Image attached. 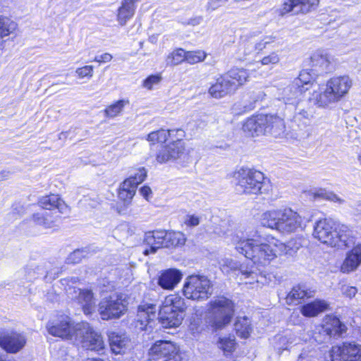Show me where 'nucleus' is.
I'll return each mask as SVG.
<instances>
[{"label": "nucleus", "mask_w": 361, "mask_h": 361, "mask_svg": "<svg viewBox=\"0 0 361 361\" xmlns=\"http://www.w3.org/2000/svg\"><path fill=\"white\" fill-rule=\"evenodd\" d=\"M307 90V88L298 87L292 82L286 87L279 90V99L282 100L286 105L295 107Z\"/></svg>", "instance_id": "a211bd4d"}, {"label": "nucleus", "mask_w": 361, "mask_h": 361, "mask_svg": "<svg viewBox=\"0 0 361 361\" xmlns=\"http://www.w3.org/2000/svg\"><path fill=\"white\" fill-rule=\"evenodd\" d=\"M170 133L169 138L175 139V140H181L183 141V138L185 137V132L182 129H172L167 130Z\"/></svg>", "instance_id": "338daca9"}, {"label": "nucleus", "mask_w": 361, "mask_h": 361, "mask_svg": "<svg viewBox=\"0 0 361 361\" xmlns=\"http://www.w3.org/2000/svg\"><path fill=\"white\" fill-rule=\"evenodd\" d=\"M297 3L299 12L307 13L314 10L319 5V0H294Z\"/></svg>", "instance_id": "09e8293b"}, {"label": "nucleus", "mask_w": 361, "mask_h": 361, "mask_svg": "<svg viewBox=\"0 0 361 361\" xmlns=\"http://www.w3.org/2000/svg\"><path fill=\"white\" fill-rule=\"evenodd\" d=\"M183 293L188 299L203 301L212 295V284L205 276L191 275L185 279Z\"/></svg>", "instance_id": "423d86ee"}, {"label": "nucleus", "mask_w": 361, "mask_h": 361, "mask_svg": "<svg viewBox=\"0 0 361 361\" xmlns=\"http://www.w3.org/2000/svg\"><path fill=\"white\" fill-rule=\"evenodd\" d=\"M161 80L160 74L151 75L147 77L142 83V86L147 90H152L153 86L159 84Z\"/></svg>", "instance_id": "052dcab7"}, {"label": "nucleus", "mask_w": 361, "mask_h": 361, "mask_svg": "<svg viewBox=\"0 0 361 361\" xmlns=\"http://www.w3.org/2000/svg\"><path fill=\"white\" fill-rule=\"evenodd\" d=\"M264 114H259L246 120L243 126V131L249 136L255 137L265 134Z\"/></svg>", "instance_id": "393cba45"}, {"label": "nucleus", "mask_w": 361, "mask_h": 361, "mask_svg": "<svg viewBox=\"0 0 361 361\" xmlns=\"http://www.w3.org/2000/svg\"><path fill=\"white\" fill-rule=\"evenodd\" d=\"M156 306L153 304L142 303L137 308L135 326L141 331H147L152 327L156 318Z\"/></svg>", "instance_id": "2eb2a0df"}, {"label": "nucleus", "mask_w": 361, "mask_h": 361, "mask_svg": "<svg viewBox=\"0 0 361 361\" xmlns=\"http://www.w3.org/2000/svg\"><path fill=\"white\" fill-rule=\"evenodd\" d=\"M17 27V24L10 18L0 16V45L2 44V39L13 32Z\"/></svg>", "instance_id": "e433bc0d"}, {"label": "nucleus", "mask_w": 361, "mask_h": 361, "mask_svg": "<svg viewBox=\"0 0 361 361\" xmlns=\"http://www.w3.org/2000/svg\"><path fill=\"white\" fill-rule=\"evenodd\" d=\"M207 54L202 50L185 51V61L190 64H195L203 61Z\"/></svg>", "instance_id": "8fccbe9b"}, {"label": "nucleus", "mask_w": 361, "mask_h": 361, "mask_svg": "<svg viewBox=\"0 0 361 361\" xmlns=\"http://www.w3.org/2000/svg\"><path fill=\"white\" fill-rule=\"evenodd\" d=\"M127 302L121 293H113L104 298L99 304V312L104 320L118 319L127 311Z\"/></svg>", "instance_id": "6e6552de"}, {"label": "nucleus", "mask_w": 361, "mask_h": 361, "mask_svg": "<svg viewBox=\"0 0 361 361\" xmlns=\"http://www.w3.org/2000/svg\"><path fill=\"white\" fill-rule=\"evenodd\" d=\"M84 252H85L81 250H77L73 252L67 258L68 263H79L85 257Z\"/></svg>", "instance_id": "e2e57ef3"}, {"label": "nucleus", "mask_w": 361, "mask_h": 361, "mask_svg": "<svg viewBox=\"0 0 361 361\" xmlns=\"http://www.w3.org/2000/svg\"><path fill=\"white\" fill-rule=\"evenodd\" d=\"M276 37L272 35L265 36L257 42H254L255 51L259 52L264 49L267 45L273 43Z\"/></svg>", "instance_id": "4d7b16f0"}, {"label": "nucleus", "mask_w": 361, "mask_h": 361, "mask_svg": "<svg viewBox=\"0 0 361 361\" xmlns=\"http://www.w3.org/2000/svg\"><path fill=\"white\" fill-rule=\"evenodd\" d=\"M32 221L44 228H51L56 226L57 219L53 216L51 212L41 211L33 214Z\"/></svg>", "instance_id": "72a5a7b5"}, {"label": "nucleus", "mask_w": 361, "mask_h": 361, "mask_svg": "<svg viewBox=\"0 0 361 361\" xmlns=\"http://www.w3.org/2000/svg\"><path fill=\"white\" fill-rule=\"evenodd\" d=\"M128 104H129L128 99L118 100L105 109L104 115L108 118H115L121 114L124 107Z\"/></svg>", "instance_id": "58836bf2"}, {"label": "nucleus", "mask_w": 361, "mask_h": 361, "mask_svg": "<svg viewBox=\"0 0 361 361\" xmlns=\"http://www.w3.org/2000/svg\"><path fill=\"white\" fill-rule=\"evenodd\" d=\"M329 304L326 301L315 300L302 305L300 308V312L305 317H312L327 310Z\"/></svg>", "instance_id": "c756f323"}, {"label": "nucleus", "mask_w": 361, "mask_h": 361, "mask_svg": "<svg viewBox=\"0 0 361 361\" xmlns=\"http://www.w3.org/2000/svg\"><path fill=\"white\" fill-rule=\"evenodd\" d=\"M185 238L180 232H166L164 240V247H176L185 243Z\"/></svg>", "instance_id": "ea45409f"}, {"label": "nucleus", "mask_w": 361, "mask_h": 361, "mask_svg": "<svg viewBox=\"0 0 361 361\" xmlns=\"http://www.w3.org/2000/svg\"><path fill=\"white\" fill-rule=\"evenodd\" d=\"M314 197L322 200H326L334 202L342 203L343 202L337 195L333 192L328 191L324 188H319L313 193Z\"/></svg>", "instance_id": "a18cd8bd"}, {"label": "nucleus", "mask_w": 361, "mask_h": 361, "mask_svg": "<svg viewBox=\"0 0 361 361\" xmlns=\"http://www.w3.org/2000/svg\"><path fill=\"white\" fill-rule=\"evenodd\" d=\"M333 57L324 50H317L310 56L312 70L319 74L330 72L332 70Z\"/></svg>", "instance_id": "6ab92c4d"}, {"label": "nucleus", "mask_w": 361, "mask_h": 361, "mask_svg": "<svg viewBox=\"0 0 361 361\" xmlns=\"http://www.w3.org/2000/svg\"><path fill=\"white\" fill-rule=\"evenodd\" d=\"M147 173V170L144 167H141L137 169L135 173L127 179H131L130 182L132 185L137 188L140 183H142L145 180Z\"/></svg>", "instance_id": "864d4df0"}, {"label": "nucleus", "mask_w": 361, "mask_h": 361, "mask_svg": "<svg viewBox=\"0 0 361 361\" xmlns=\"http://www.w3.org/2000/svg\"><path fill=\"white\" fill-rule=\"evenodd\" d=\"M27 342L25 335L17 331L0 333V346L9 353H17Z\"/></svg>", "instance_id": "4468645a"}, {"label": "nucleus", "mask_w": 361, "mask_h": 361, "mask_svg": "<svg viewBox=\"0 0 361 361\" xmlns=\"http://www.w3.org/2000/svg\"><path fill=\"white\" fill-rule=\"evenodd\" d=\"M182 272L177 269H167L161 271L157 278L158 285L164 290H172L180 283Z\"/></svg>", "instance_id": "aec40b11"}, {"label": "nucleus", "mask_w": 361, "mask_h": 361, "mask_svg": "<svg viewBox=\"0 0 361 361\" xmlns=\"http://www.w3.org/2000/svg\"><path fill=\"white\" fill-rule=\"evenodd\" d=\"M233 313V302L224 296L216 297L209 302V323L216 329H222L229 324Z\"/></svg>", "instance_id": "39448f33"}, {"label": "nucleus", "mask_w": 361, "mask_h": 361, "mask_svg": "<svg viewBox=\"0 0 361 361\" xmlns=\"http://www.w3.org/2000/svg\"><path fill=\"white\" fill-rule=\"evenodd\" d=\"M346 331V326L338 317L333 315L325 316L318 327V332L324 340L338 339L343 337Z\"/></svg>", "instance_id": "f8f14e48"}, {"label": "nucleus", "mask_w": 361, "mask_h": 361, "mask_svg": "<svg viewBox=\"0 0 361 361\" xmlns=\"http://www.w3.org/2000/svg\"><path fill=\"white\" fill-rule=\"evenodd\" d=\"M259 271V269L258 270ZM240 279L246 284H254L255 283H262V276H259V271L254 267H247L241 266L240 269Z\"/></svg>", "instance_id": "f704fd0d"}, {"label": "nucleus", "mask_w": 361, "mask_h": 361, "mask_svg": "<svg viewBox=\"0 0 361 361\" xmlns=\"http://www.w3.org/2000/svg\"><path fill=\"white\" fill-rule=\"evenodd\" d=\"M313 236L324 244L340 249L348 247L353 243L348 227L337 224L330 219H323L316 222Z\"/></svg>", "instance_id": "7ed1b4c3"}, {"label": "nucleus", "mask_w": 361, "mask_h": 361, "mask_svg": "<svg viewBox=\"0 0 361 361\" xmlns=\"http://www.w3.org/2000/svg\"><path fill=\"white\" fill-rule=\"evenodd\" d=\"M80 323H75L67 315H60L47 324L49 334L73 342L78 327Z\"/></svg>", "instance_id": "1a4fd4ad"}, {"label": "nucleus", "mask_w": 361, "mask_h": 361, "mask_svg": "<svg viewBox=\"0 0 361 361\" xmlns=\"http://www.w3.org/2000/svg\"><path fill=\"white\" fill-rule=\"evenodd\" d=\"M328 358L329 361H361V344L350 341L333 345Z\"/></svg>", "instance_id": "9d476101"}, {"label": "nucleus", "mask_w": 361, "mask_h": 361, "mask_svg": "<svg viewBox=\"0 0 361 361\" xmlns=\"http://www.w3.org/2000/svg\"><path fill=\"white\" fill-rule=\"evenodd\" d=\"M109 345L115 354L123 353L129 343L128 338L124 334L111 332L109 336Z\"/></svg>", "instance_id": "2f4dec72"}, {"label": "nucleus", "mask_w": 361, "mask_h": 361, "mask_svg": "<svg viewBox=\"0 0 361 361\" xmlns=\"http://www.w3.org/2000/svg\"><path fill=\"white\" fill-rule=\"evenodd\" d=\"M231 242L239 253L261 267L269 264L272 260L281 256L283 249L280 240L273 236L264 238L258 231L248 235L246 238L233 235Z\"/></svg>", "instance_id": "f257e3e1"}, {"label": "nucleus", "mask_w": 361, "mask_h": 361, "mask_svg": "<svg viewBox=\"0 0 361 361\" xmlns=\"http://www.w3.org/2000/svg\"><path fill=\"white\" fill-rule=\"evenodd\" d=\"M75 74L78 78H87L90 79L93 76V66L87 65L81 68H78L75 70Z\"/></svg>", "instance_id": "bf43d9fd"}, {"label": "nucleus", "mask_w": 361, "mask_h": 361, "mask_svg": "<svg viewBox=\"0 0 361 361\" xmlns=\"http://www.w3.org/2000/svg\"><path fill=\"white\" fill-rule=\"evenodd\" d=\"M313 81V76L312 74L307 70H303L300 71L298 77L295 78L293 82L298 87H302L304 88L305 85L310 84Z\"/></svg>", "instance_id": "603ef678"}, {"label": "nucleus", "mask_w": 361, "mask_h": 361, "mask_svg": "<svg viewBox=\"0 0 361 361\" xmlns=\"http://www.w3.org/2000/svg\"><path fill=\"white\" fill-rule=\"evenodd\" d=\"M314 291L307 289L304 286H294L286 297V302L289 305H296L301 300L312 297Z\"/></svg>", "instance_id": "7c9ffc66"}, {"label": "nucleus", "mask_w": 361, "mask_h": 361, "mask_svg": "<svg viewBox=\"0 0 361 361\" xmlns=\"http://www.w3.org/2000/svg\"><path fill=\"white\" fill-rule=\"evenodd\" d=\"M218 346L224 351L225 354L232 353L234 350L235 346L234 336H229L228 337L219 338L218 341Z\"/></svg>", "instance_id": "de8ad7c7"}, {"label": "nucleus", "mask_w": 361, "mask_h": 361, "mask_svg": "<svg viewBox=\"0 0 361 361\" xmlns=\"http://www.w3.org/2000/svg\"><path fill=\"white\" fill-rule=\"evenodd\" d=\"M112 56L109 53H105L99 56H97L94 59V61L99 63H106L111 61Z\"/></svg>", "instance_id": "774afa93"}, {"label": "nucleus", "mask_w": 361, "mask_h": 361, "mask_svg": "<svg viewBox=\"0 0 361 361\" xmlns=\"http://www.w3.org/2000/svg\"><path fill=\"white\" fill-rule=\"evenodd\" d=\"M170 133L165 129L153 131L147 135V140L153 145L155 143H163L169 138Z\"/></svg>", "instance_id": "37998d69"}, {"label": "nucleus", "mask_w": 361, "mask_h": 361, "mask_svg": "<svg viewBox=\"0 0 361 361\" xmlns=\"http://www.w3.org/2000/svg\"><path fill=\"white\" fill-rule=\"evenodd\" d=\"M38 203L44 209L52 210L56 209L61 214H66L69 210L68 205L58 195L55 194L41 197Z\"/></svg>", "instance_id": "a878e982"}, {"label": "nucleus", "mask_w": 361, "mask_h": 361, "mask_svg": "<svg viewBox=\"0 0 361 361\" xmlns=\"http://www.w3.org/2000/svg\"><path fill=\"white\" fill-rule=\"evenodd\" d=\"M161 308H163L164 313L168 310L183 312L186 310L185 300L178 294H170L167 295L162 302Z\"/></svg>", "instance_id": "c85d7f7f"}, {"label": "nucleus", "mask_w": 361, "mask_h": 361, "mask_svg": "<svg viewBox=\"0 0 361 361\" xmlns=\"http://www.w3.org/2000/svg\"><path fill=\"white\" fill-rule=\"evenodd\" d=\"M131 179H126L119 187L118 199L123 202L125 205H128L134 195H135L137 188L132 185Z\"/></svg>", "instance_id": "c9c22d12"}, {"label": "nucleus", "mask_w": 361, "mask_h": 361, "mask_svg": "<svg viewBox=\"0 0 361 361\" xmlns=\"http://www.w3.org/2000/svg\"><path fill=\"white\" fill-rule=\"evenodd\" d=\"M228 0H208L206 5V10L207 11H213L220 7L222 4H226Z\"/></svg>", "instance_id": "69168bd1"}, {"label": "nucleus", "mask_w": 361, "mask_h": 361, "mask_svg": "<svg viewBox=\"0 0 361 361\" xmlns=\"http://www.w3.org/2000/svg\"><path fill=\"white\" fill-rule=\"evenodd\" d=\"M235 329L238 336L247 338L252 330L249 319L246 317H238L235 323Z\"/></svg>", "instance_id": "4c0bfd02"}, {"label": "nucleus", "mask_w": 361, "mask_h": 361, "mask_svg": "<svg viewBox=\"0 0 361 361\" xmlns=\"http://www.w3.org/2000/svg\"><path fill=\"white\" fill-rule=\"evenodd\" d=\"M239 54L246 58L255 54L254 42L243 41L239 47Z\"/></svg>", "instance_id": "5fc2aeb1"}, {"label": "nucleus", "mask_w": 361, "mask_h": 361, "mask_svg": "<svg viewBox=\"0 0 361 361\" xmlns=\"http://www.w3.org/2000/svg\"><path fill=\"white\" fill-rule=\"evenodd\" d=\"M73 343L80 344L83 348L89 350L100 352L105 347L101 334L97 332L87 322H80Z\"/></svg>", "instance_id": "0eeeda50"}, {"label": "nucleus", "mask_w": 361, "mask_h": 361, "mask_svg": "<svg viewBox=\"0 0 361 361\" xmlns=\"http://www.w3.org/2000/svg\"><path fill=\"white\" fill-rule=\"evenodd\" d=\"M185 61V51L180 48L173 50L166 58L167 66H177Z\"/></svg>", "instance_id": "a19ab883"}, {"label": "nucleus", "mask_w": 361, "mask_h": 361, "mask_svg": "<svg viewBox=\"0 0 361 361\" xmlns=\"http://www.w3.org/2000/svg\"><path fill=\"white\" fill-rule=\"evenodd\" d=\"M290 12H293V14L299 13L297 3L295 2L294 0H288L287 1H285L279 9V13L281 16H283Z\"/></svg>", "instance_id": "6e6d98bb"}, {"label": "nucleus", "mask_w": 361, "mask_h": 361, "mask_svg": "<svg viewBox=\"0 0 361 361\" xmlns=\"http://www.w3.org/2000/svg\"><path fill=\"white\" fill-rule=\"evenodd\" d=\"M165 236L166 231L163 230L147 232L144 240L149 246V249H146L144 254L147 255L149 253H154L158 249L164 247Z\"/></svg>", "instance_id": "b1692460"}, {"label": "nucleus", "mask_w": 361, "mask_h": 361, "mask_svg": "<svg viewBox=\"0 0 361 361\" xmlns=\"http://www.w3.org/2000/svg\"><path fill=\"white\" fill-rule=\"evenodd\" d=\"M228 79L231 82V85H233V89L235 91L240 86L245 84L249 78L247 70L243 68H233L225 73Z\"/></svg>", "instance_id": "473e14b6"}, {"label": "nucleus", "mask_w": 361, "mask_h": 361, "mask_svg": "<svg viewBox=\"0 0 361 361\" xmlns=\"http://www.w3.org/2000/svg\"><path fill=\"white\" fill-rule=\"evenodd\" d=\"M341 291L343 295L351 299L355 296L357 293V289L355 286H350L348 285H342L341 287Z\"/></svg>", "instance_id": "680f3d73"}, {"label": "nucleus", "mask_w": 361, "mask_h": 361, "mask_svg": "<svg viewBox=\"0 0 361 361\" xmlns=\"http://www.w3.org/2000/svg\"><path fill=\"white\" fill-rule=\"evenodd\" d=\"M164 313L163 308L160 307L159 313V322L164 328H173L178 326L185 316V312L168 310Z\"/></svg>", "instance_id": "bb28decb"}, {"label": "nucleus", "mask_w": 361, "mask_h": 361, "mask_svg": "<svg viewBox=\"0 0 361 361\" xmlns=\"http://www.w3.org/2000/svg\"><path fill=\"white\" fill-rule=\"evenodd\" d=\"M305 227V221L297 212L289 207L281 208L278 232L290 234L302 231Z\"/></svg>", "instance_id": "9b49d317"}, {"label": "nucleus", "mask_w": 361, "mask_h": 361, "mask_svg": "<svg viewBox=\"0 0 361 361\" xmlns=\"http://www.w3.org/2000/svg\"><path fill=\"white\" fill-rule=\"evenodd\" d=\"M352 86L353 80L348 75L334 76L313 91L309 100L318 107L330 108L343 99Z\"/></svg>", "instance_id": "f03ea898"}, {"label": "nucleus", "mask_w": 361, "mask_h": 361, "mask_svg": "<svg viewBox=\"0 0 361 361\" xmlns=\"http://www.w3.org/2000/svg\"><path fill=\"white\" fill-rule=\"evenodd\" d=\"M303 239L301 237L291 238L286 243H282L283 245L281 255H292L297 252L302 245Z\"/></svg>", "instance_id": "79ce46f5"}, {"label": "nucleus", "mask_w": 361, "mask_h": 361, "mask_svg": "<svg viewBox=\"0 0 361 361\" xmlns=\"http://www.w3.org/2000/svg\"><path fill=\"white\" fill-rule=\"evenodd\" d=\"M177 353L176 346L167 341H157L149 350V355L152 359H165L166 361L174 359Z\"/></svg>", "instance_id": "f3484780"}, {"label": "nucleus", "mask_w": 361, "mask_h": 361, "mask_svg": "<svg viewBox=\"0 0 361 361\" xmlns=\"http://www.w3.org/2000/svg\"><path fill=\"white\" fill-rule=\"evenodd\" d=\"M232 87H233V85H231L228 77L226 74H224L216 79L215 82L209 88L208 92L213 98L221 99L235 92Z\"/></svg>", "instance_id": "4be33fe9"}, {"label": "nucleus", "mask_w": 361, "mask_h": 361, "mask_svg": "<svg viewBox=\"0 0 361 361\" xmlns=\"http://www.w3.org/2000/svg\"><path fill=\"white\" fill-rule=\"evenodd\" d=\"M233 177L236 190L239 192L257 195L268 190L264 175L259 171L240 168L233 173Z\"/></svg>", "instance_id": "20e7f679"}, {"label": "nucleus", "mask_w": 361, "mask_h": 361, "mask_svg": "<svg viewBox=\"0 0 361 361\" xmlns=\"http://www.w3.org/2000/svg\"><path fill=\"white\" fill-rule=\"evenodd\" d=\"M280 61V57L276 52H271L270 54L264 56L258 63L262 66L276 65Z\"/></svg>", "instance_id": "13d9d810"}, {"label": "nucleus", "mask_w": 361, "mask_h": 361, "mask_svg": "<svg viewBox=\"0 0 361 361\" xmlns=\"http://www.w3.org/2000/svg\"><path fill=\"white\" fill-rule=\"evenodd\" d=\"M319 351L312 347L307 346L300 354L297 361H319Z\"/></svg>", "instance_id": "49530a36"}, {"label": "nucleus", "mask_w": 361, "mask_h": 361, "mask_svg": "<svg viewBox=\"0 0 361 361\" xmlns=\"http://www.w3.org/2000/svg\"><path fill=\"white\" fill-rule=\"evenodd\" d=\"M200 217L195 214H188L185 216L184 224L189 227H195L200 224Z\"/></svg>", "instance_id": "0e129e2a"}, {"label": "nucleus", "mask_w": 361, "mask_h": 361, "mask_svg": "<svg viewBox=\"0 0 361 361\" xmlns=\"http://www.w3.org/2000/svg\"><path fill=\"white\" fill-rule=\"evenodd\" d=\"M265 134L269 133L274 137L283 135L286 130L284 118L276 114H264Z\"/></svg>", "instance_id": "412c9836"}, {"label": "nucleus", "mask_w": 361, "mask_h": 361, "mask_svg": "<svg viewBox=\"0 0 361 361\" xmlns=\"http://www.w3.org/2000/svg\"><path fill=\"white\" fill-rule=\"evenodd\" d=\"M185 149L183 141L173 140L161 147L157 154L156 160L159 164L177 160L184 155Z\"/></svg>", "instance_id": "ddd939ff"}, {"label": "nucleus", "mask_w": 361, "mask_h": 361, "mask_svg": "<svg viewBox=\"0 0 361 361\" xmlns=\"http://www.w3.org/2000/svg\"><path fill=\"white\" fill-rule=\"evenodd\" d=\"M281 208L272 209L263 212L259 217V223L263 227L271 230H278Z\"/></svg>", "instance_id": "cd10ccee"}, {"label": "nucleus", "mask_w": 361, "mask_h": 361, "mask_svg": "<svg viewBox=\"0 0 361 361\" xmlns=\"http://www.w3.org/2000/svg\"><path fill=\"white\" fill-rule=\"evenodd\" d=\"M312 117V115L305 109H300L295 113L293 118V121L297 124L298 126L302 127L307 125Z\"/></svg>", "instance_id": "3c124183"}, {"label": "nucleus", "mask_w": 361, "mask_h": 361, "mask_svg": "<svg viewBox=\"0 0 361 361\" xmlns=\"http://www.w3.org/2000/svg\"><path fill=\"white\" fill-rule=\"evenodd\" d=\"M67 292L69 295H72V298L77 300L85 314H90L94 310L95 300L91 290L80 288L76 290L75 288L73 289L69 288Z\"/></svg>", "instance_id": "dca6fc26"}, {"label": "nucleus", "mask_w": 361, "mask_h": 361, "mask_svg": "<svg viewBox=\"0 0 361 361\" xmlns=\"http://www.w3.org/2000/svg\"><path fill=\"white\" fill-rule=\"evenodd\" d=\"M135 14V11L129 6L123 4L118 8L117 20L121 25H124Z\"/></svg>", "instance_id": "c03bdc74"}, {"label": "nucleus", "mask_w": 361, "mask_h": 361, "mask_svg": "<svg viewBox=\"0 0 361 361\" xmlns=\"http://www.w3.org/2000/svg\"><path fill=\"white\" fill-rule=\"evenodd\" d=\"M361 264V243L355 245L347 252L345 258L341 267L343 273L348 274L355 271Z\"/></svg>", "instance_id": "5701e85b"}]
</instances>
